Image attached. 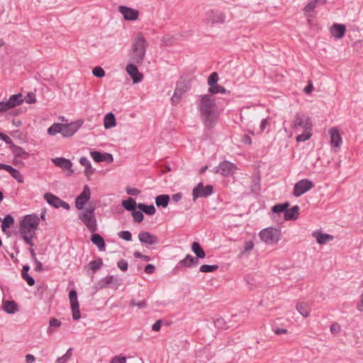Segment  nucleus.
Wrapping results in <instances>:
<instances>
[{
  "mask_svg": "<svg viewBox=\"0 0 363 363\" xmlns=\"http://www.w3.org/2000/svg\"><path fill=\"white\" fill-rule=\"evenodd\" d=\"M191 250L196 255V258L203 259L206 257L204 250L201 247L200 244L197 242H194L191 245Z\"/></svg>",
  "mask_w": 363,
  "mask_h": 363,
  "instance_id": "nucleus-33",
  "label": "nucleus"
},
{
  "mask_svg": "<svg viewBox=\"0 0 363 363\" xmlns=\"http://www.w3.org/2000/svg\"><path fill=\"white\" fill-rule=\"evenodd\" d=\"M155 270V267L153 264H149L145 267V272L148 274H152Z\"/></svg>",
  "mask_w": 363,
  "mask_h": 363,
  "instance_id": "nucleus-64",
  "label": "nucleus"
},
{
  "mask_svg": "<svg viewBox=\"0 0 363 363\" xmlns=\"http://www.w3.org/2000/svg\"><path fill=\"white\" fill-rule=\"evenodd\" d=\"M62 123H53L48 129V133L50 135H55L57 133H62Z\"/></svg>",
  "mask_w": 363,
  "mask_h": 363,
  "instance_id": "nucleus-41",
  "label": "nucleus"
},
{
  "mask_svg": "<svg viewBox=\"0 0 363 363\" xmlns=\"http://www.w3.org/2000/svg\"><path fill=\"white\" fill-rule=\"evenodd\" d=\"M299 207L298 206H294L291 208H286L284 213V218L286 220H296L298 216Z\"/></svg>",
  "mask_w": 363,
  "mask_h": 363,
  "instance_id": "nucleus-27",
  "label": "nucleus"
},
{
  "mask_svg": "<svg viewBox=\"0 0 363 363\" xmlns=\"http://www.w3.org/2000/svg\"><path fill=\"white\" fill-rule=\"evenodd\" d=\"M218 269V266L216 264L209 265V264H203L201 265L199 270L201 272L209 273L213 272Z\"/></svg>",
  "mask_w": 363,
  "mask_h": 363,
  "instance_id": "nucleus-48",
  "label": "nucleus"
},
{
  "mask_svg": "<svg viewBox=\"0 0 363 363\" xmlns=\"http://www.w3.org/2000/svg\"><path fill=\"white\" fill-rule=\"evenodd\" d=\"M270 127V123H269V118H266L261 121L259 129L257 131V133L261 134L263 133L265 130H268Z\"/></svg>",
  "mask_w": 363,
  "mask_h": 363,
  "instance_id": "nucleus-47",
  "label": "nucleus"
},
{
  "mask_svg": "<svg viewBox=\"0 0 363 363\" xmlns=\"http://www.w3.org/2000/svg\"><path fill=\"white\" fill-rule=\"evenodd\" d=\"M134 256L136 258L143 259L145 262H149L150 260V257L147 255H143L141 252L136 251L134 252Z\"/></svg>",
  "mask_w": 363,
  "mask_h": 363,
  "instance_id": "nucleus-62",
  "label": "nucleus"
},
{
  "mask_svg": "<svg viewBox=\"0 0 363 363\" xmlns=\"http://www.w3.org/2000/svg\"><path fill=\"white\" fill-rule=\"evenodd\" d=\"M312 122L309 116L300 113L295 115L293 122V127L294 128H301L303 130L312 129Z\"/></svg>",
  "mask_w": 363,
  "mask_h": 363,
  "instance_id": "nucleus-9",
  "label": "nucleus"
},
{
  "mask_svg": "<svg viewBox=\"0 0 363 363\" xmlns=\"http://www.w3.org/2000/svg\"><path fill=\"white\" fill-rule=\"evenodd\" d=\"M61 325L62 322L60 320L55 318H51L49 321V327L48 328L47 333L49 335H51L55 332V328L60 327Z\"/></svg>",
  "mask_w": 363,
  "mask_h": 363,
  "instance_id": "nucleus-34",
  "label": "nucleus"
},
{
  "mask_svg": "<svg viewBox=\"0 0 363 363\" xmlns=\"http://www.w3.org/2000/svg\"><path fill=\"white\" fill-rule=\"evenodd\" d=\"M93 74L99 78H101L105 76V71L101 67H96L93 69Z\"/></svg>",
  "mask_w": 363,
  "mask_h": 363,
  "instance_id": "nucleus-54",
  "label": "nucleus"
},
{
  "mask_svg": "<svg viewBox=\"0 0 363 363\" xmlns=\"http://www.w3.org/2000/svg\"><path fill=\"white\" fill-rule=\"evenodd\" d=\"M91 196V191L87 185L84 187L82 192L76 198L75 206L79 210H83L84 205L89 201Z\"/></svg>",
  "mask_w": 363,
  "mask_h": 363,
  "instance_id": "nucleus-13",
  "label": "nucleus"
},
{
  "mask_svg": "<svg viewBox=\"0 0 363 363\" xmlns=\"http://www.w3.org/2000/svg\"><path fill=\"white\" fill-rule=\"evenodd\" d=\"M116 125L115 116L112 113H108L104 119V125L106 129H110Z\"/></svg>",
  "mask_w": 363,
  "mask_h": 363,
  "instance_id": "nucleus-32",
  "label": "nucleus"
},
{
  "mask_svg": "<svg viewBox=\"0 0 363 363\" xmlns=\"http://www.w3.org/2000/svg\"><path fill=\"white\" fill-rule=\"evenodd\" d=\"M14 223L13 216L10 214H7L2 220L1 229L4 232L9 228Z\"/></svg>",
  "mask_w": 363,
  "mask_h": 363,
  "instance_id": "nucleus-38",
  "label": "nucleus"
},
{
  "mask_svg": "<svg viewBox=\"0 0 363 363\" xmlns=\"http://www.w3.org/2000/svg\"><path fill=\"white\" fill-rule=\"evenodd\" d=\"M147 46V43L144 37L141 34L137 35L132 45L133 52L131 53V59L135 63L143 62Z\"/></svg>",
  "mask_w": 363,
  "mask_h": 363,
  "instance_id": "nucleus-3",
  "label": "nucleus"
},
{
  "mask_svg": "<svg viewBox=\"0 0 363 363\" xmlns=\"http://www.w3.org/2000/svg\"><path fill=\"white\" fill-rule=\"evenodd\" d=\"M138 208L145 213L152 216L155 213L156 209L153 205H146L145 203L138 204Z\"/></svg>",
  "mask_w": 363,
  "mask_h": 363,
  "instance_id": "nucleus-37",
  "label": "nucleus"
},
{
  "mask_svg": "<svg viewBox=\"0 0 363 363\" xmlns=\"http://www.w3.org/2000/svg\"><path fill=\"white\" fill-rule=\"evenodd\" d=\"M208 91L213 94H225L226 92V89L218 84H216L213 86L212 87H210L208 89Z\"/></svg>",
  "mask_w": 363,
  "mask_h": 363,
  "instance_id": "nucleus-49",
  "label": "nucleus"
},
{
  "mask_svg": "<svg viewBox=\"0 0 363 363\" xmlns=\"http://www.w3.org/2000/svg\"><path fill=\"white\" fill-rule=\"evenodd\" d=\"M289 206V203L286 202L284 203L276 204L272 207V211L276 213H284Z\"/></svg>",
  "mask_w": 363,
  "mask_h": 363,
  "instance_id": "nucleus-43",
  "label": "nucleus"
},
{
  "mask_svg": "<svg viewBox=\"0 0 363 363\" xmlns=\"http://www.w3.org/2000/svg\"><path fill=\"white\" fill-rule=\"evenodd\" d=\"M0 139L4 140L6 144H9L11 145H13L12 140L7 135L3 133H0Z\"/></svg>",
  "mask_w": 363,
  "mask_h": 363,
  "instance_id": "nucleus-61",
  "label": "nucleus"
},
{
  "mask_svg": "<svg viewBox=\"0 0 363 363\" xmlns=\"http://www.w3.org/2000/svg\"><path fill=\"white\" fill-rule=\"evenodd\" d=\"M23 102V99L21 94H13L10 96L9 99L6 102L2 104L0 107V112L6 111L11 108L20 105Z\"/></svg>",
  "mask_w": 363,
  "mask_h": 363,
  "instance_id": "nucleus-12",
  "label": "nucleus"
},
{
  "mask_svg": "<svg viewBox=\"0 0 363 363\" xmlns=\"http://www.w3.org/2000/svg\"><path fill=\"white\" fill-rule=\"evenodd\" d=\"M79 163L85 167V174L87 177L92 175L95 169L92 167L90 161L86 157H82L79 159Z\"/></svg>",
  "mask_w": 363,
  "mask_h": 363,
  "instance_id": "nucleus-30",
  "label": "nucleus"
},
{
  "mask_svg": "<svg viewBox=\"0 0 363 363\" xmlns=\"http://www.w3.org/2000/svg\"><path fill=\"white\" fill-rule=\"evenodd\" d=\"M52 162L57 167H60L62 169H67L69 171V175L73 173V170L72 169V162L64 157H56L52 159Z\"/></svg>",
  "mask_w": 363,
  "mask_h": 363,
  "instance_id": "nucleus-19",
  "label": "nucleus"
},
{
  "mask_svg": "<svg viewBox=\"0 0 363 363\" xmlns=\"http://www.w3.org/2000/svg\"><path fill=\"white\" fill-rule=\"evenodd\" d=\"M313 238L316 239L318 243L324 245L333 240V236L327 233H322L314 231L312 233Z\"/></svg>",
  "mask_w": 363,
  "mask_h": 363,
  "instance_id": "nucleus-24",
  "label": "nucleus"
},
{
  "mask_svg": "<svg viewBox=\"0 0 363 363\" xmlns=\"http://www.w3.org/2000/svg\"><path fill=\"white\" fill-rule=\"evenodd\" d=\"M259 237L267 244H274L281 240V233L279 229L267 228L260 231Z\"/></svg>",
  "mask_w": 363,
  "mask_h": 363,
  "instance_id": "nucleus-5",
  "label": "nucleus"
},
{
  "mask_svg": "<svg viewBox=\"0 0 363 363\" xmlns=\"http://www.w3.org/2000/svg\"><path fill=\"white\" fill-rule=\"evenodd\" d=\"M126 192L129 195L136 196L138 194H140V191L139 189H136V188L128 187L126 189Z\"/></svg>",
  "mask_w": 363,
  "mask_h": 363,
  "instance_id": "nucleus-59",
  "label": "nucleus"
},
{
  "mask_svg": "<svg viewBox=\"0 0 363 363\" xmlns=\"http://www.w3.org/2000/svg\"><path fill=\"white\" fill-rule=\"evenodd\" d=\"M126 71L130 76L134 84L139 83L143 79V74L139 72L138 69L133 64H128L126 67Z\"/></svg>",
  "mask_w": 363,
  "mask_h": 363,
  "instance_id": "nucleus-18",
  "label": "nucleus"
},
{
  "mask_svg": "<svg viewBox=\"0 0 363 363\" xmlns=\"http://www.w3.org/2000/svg\"><path fill=\"white\" fill-rule=\"evenodd\" d=\"M29 269L30 267L28 265L23 266L21 276L23 279L26 281L29 286H33L35 284V279L28 274Z\"/></svg>",
  "mask_w": 363,
  "mask_h": 363,
  "instance_id": "nucleus-36",
  "label": "nucleus"
},
{
  "mask_svg": "<svg viewBox=\"0 0 363 363\" xmlns=\"http://www.w3.org/2000/svg\"><path fill=\"white\" fill-rule=\"evenodd\" d=\"M130 306L132 307L138 306V308H143L147 306V303L144 300L139 302H136L135 300H131L130 301Z\"/></svg>",
  "mask_w": 363,
  "mask_h": 363,
  "instance_id": "nucleus-56",
  "label": "nucleus"
},
{
  "mask_svg": "<svg viewBox=\"0 0 363 363\" xmlns=\"http://www.w3.org/2000/svg\"><path fill=\"white\" fill-rule=\"evenodd\" d=\"M143 211H133L132 216L133 217V219L135 222L136 223H141L143 220L144 216L142 213Z\"/></svg>",
  "mask_w": 363,
  "mask_h": 363,
  "instance_id": "nucleus-50",
  "label": "nucleus"
},
{
  "mask_svg": "<svg viewBox=\"0 0 363 363\" xmlns=\"http://www.w3.org/2000/svg\"><path fill=\"white\" fill-rule=\"evenodd\" d=\"M312 135L311 129L304 130V132L302 134L297 135L296 141L297 142H305L308 140Z\"/></svg>",
  "mask_w": 363,
  "mask_h": 363,
  "instance_id": "nucleus-45",
  "label": "nucleus"
},
{
  "mask_svg": "<svg viewBox=\"0 0 363 363\" xmlns=\"http://www.w3.org/2000/svg\"><path fill=\"white\" fill-rule=\"evenodd\" d=\"M89 265L91 269L93 271H96L99 269L103 265L102 259L97 258L96 259L91 261Z\"/></svg>",
  "mask_w": 363,
  "mask_h": 363,
  "instance_id": "nucleus-46",
  "label": "nucleus"
},
{
  "mask_svg": "<svg viewBox=\"0 0 363 363\" xmlns=\"http://www.w3.org/2000/svg\"><path fill=\"white\" fill-rule=\"evenodd\" d=\"M72 356V348H69L66 353L56 359V363H66Z\"/></svg>",
  "mask_w": 363,
  "mask_h": 363,
  "instance_id": "nucleus-44",
  "label": "nucleus"
},
{
  "mask_svg": "<svg viewBox=\"0 0 363 363\" xmlns=\"http://www.w3.org/2000/svg\"><path fill=\"white\" fill-rule=\"evenodd\" d=\"M213 186H203V183H199L193 189V200L196 201L199 197H207L213 194Z\"/></svg>",
  "mask_w": 363,
  "mask_h": 363,
  "instance_id": "nucleus-10",
  "label": "nucleus"
},
{
  "mask_svg": "<svg viewBox=\"0 0 363 363\" xmlns=\"http://www.w3.org/2000/svg\"><path fill=\"white\" fill-rule=\"evenodd\" d=\"M44 198L50 205L55 208L60 207L62 204V200L50 193L45 194Z\"/></svg>",
  "mask_w": 363,
  "mask_h": 363,
  "instance_id": "nucleus-29",
  "label": "nucleus"
},
{
  "mask_svg": "<svg viewBox=\"0 0 363 363\" xmlns=\"http://www.w3.org/2000/svg\"><path fill=\"white\" fill-rule=\"evenodd\" d=\"M237 167L235 164L228 161H223L218 166L214 167L213 172L225 177H228L233 175Z\"/></svg>",
  "mask_w": 363,
  "mask_h": 363,
  "instance_id": "nucleus-7",
  "label": "nucleus"
},
{
  "mask_svg": "<svg viewBox=\"0 0 363 363\" xmlns=\"http://www.w3.org/2000/svg\"><path fill=\"white\" fill-rule=\"evenodd\" d=\"M15 179L17 180V182L18 183H23L24 182V179H23V177L22 176V174H21V172L16 169H14L13 171L11 172V174H10Z\"/></svg>",
  "mask_w": 363,
  "mask_h": 363,
  "instance_id": "nucleus-52",
  "label": "nucleus"
},
{
  "mask_svg": "<svg viewBox=\"0 0 363 363\" xmlns=\"http://www.w3.org/2000/svg\"><path fill=\"white\" fill-rule=\"evenodd\" d=\"M1 308L9 314H13L18 311V304L14 301L3 300Z\"/></svg>",
  "mask_w": 363,
  "mask_h": 363,
  "instance_id": "nucleus-22",
  "label": "nucleus"
},
{
  "mask_svg": "<svg viewBox=\"0 0 363 363\" xmlns=\"http://www.w3.org/2000/svg\"><path fill=\"white\" fill-rule=\"evenodd\" d=\"M313 187L314 184L311 181L307 179H301L294 185L293 194L296 197H299Z\"/></svg>",
  "mask_w": 363,
  "mask_h": 363,
  "instance_id": "nucleus-8",
  "label": "nucleus"
},
{
  "mask_svg": "<svg viewBox=\"0 0 363 363\" xmlns=\"http://www.w3.org/2000/svg\"><path fill=\"white\" fill-rule=\"evenodd\" d=\"M186 91L184 88H181L177 86L174 92V94L172 97V101L174 104H177L179 102L180 99L182 98L183 94Z\"/></svg>",
  "mask_w": 363,
  "mask_h": 363,
  "instance_id": "nucleus-42",
  "label": "nucleus"
},
{
  "mask_svg": "<svg viewBox=\"0 0 363 363\" xmlns=\"http://www.w3.org/2000/svg\"><path fill=\"white\" fill-rule=\"evenodd\" d=\"M90 155L91 156L92 159L96 162H104V161H106L107 162H112L113 161V157L112 155L110 153H107V152L101 153L98 151H91L90 152Z\"/></svg>",
  "mask_w": 363,
  "mask_h": 363,
  "instance_id": "nucleus-20",
  "label": "nucleus"
},
{
  "mask_svg": "<svg viewBox=\"0 0 363 363\" xmlns=\"http://www.w3.org/2000/svg\"><path fill=\"white\" fill-rule=\"evenodd\" d=\"M225 17L224 14L217 10L208 11L204 17V22L207 25L213 26L217 23H223L225 22Z\"/></svg>",
  "mask_w": 363,
  "mask_h": 363,
  "instance_id": "nucleus-6",
  "label": "nucleus"
},
{
  "mask_svg": "<svg viewBox=\"0 0 363 363\" xmlns=\"http://www.w3.org/2000/svg\"><path fill=\"white\" fill-rule=\"evenodd\" d=\"M330 143L335 147H339L342 144V138L336 127L331 128L329 130Z\"/></svg>",
  "mask_w": 363,
  "mask_h": 363,
  "instance_id": "nucleus-21",
  "label": "nucleus"
},
{
  "mask_svg": "<svg viewBox=\"0 0 363 363\" xmlns=\"http://www.w3.org/2000/svg\"><path fill=\"white\" fill-rule=\"evenodd\" d=\"M99 285L100 288L117 289L119 285V279L117 277L113 275L107 276L99 281Z\"/></svg>",
  "mask_w": 363,
  "mask_h": 363,
  "instance_id": "nucleus-15",
  "label": "nucleus"
},
{
  "mask_svg": "<svg viewBox=\"0 0 363 363\" xmlns=\"http://www.w3.org/2000/svg\"><path fill=\"white\" fill-rule=\"evenodd\" d=\"M25 99L28 104H33L36 101L35 94L31 92L28 94Z\"/></svg>",
  "mask_w": 363,
  "mask_h": 363,
  "instance_id": "nucleus-60",
  "label": "nucleus"
},
{
  "mask_svg": "<svg viewBox=\"0 0 363 363\" xmlns=\"http://www.w3.org/2000/svg\"><path fill=\"white\" fill-rule=\"evenodd\" d=\"M169 201V196L167 194L159 195L155 198V203L158 207L166 208Z\"/></svg>",
  "mask_w": 363,
  "mask_h": 363,
  "instance_id": "nucleus-35",
  "label": "nucleus"
},
{
  "mask_svg": "<svg viewBox=\"0 0 363 363\" xmlns=\"http://www.w3.org/2000/svg\"><path fill=\"white\" fill-rule=\"evenodd\" d=\"M326 0H310L303 9L305 13L313 11L317 6L323 5Z\"/></svg>",
  "mask_w": 363,
  "mask_h": 363,
  "instance_id": "nucleus-31",
  "label": "nucleus"
},
{
  "mask_svg": "<svg viewBox=\"0 0 363 363\" xmlns=\"http://www.w3.org/2000/svg\"><path fill=\"white\" fill-rule=\"evenodd\" d=\"M39 223L40 218L35 214L25 216L20 223L19 233L25 242L31 247L34 245L32 239L35 235Z\"/></svg>",
  "mask_w": 363,
  "mask_h": 363,
  "instance_id": "nucleus-2",
  "label": "nucleus"
},
{
  "mask_svg": "<svg viewBox=\"0 0 363 363\" xmlns=\"http://www.w3.org/2000/svg\"><path fill=\"white\" fill-rule=\"evenodd\" d=\"M94 211V207H89L79 213V220H81L91 233H94L97 230Z\"/></svg>",
  "mask_w": 363,
  "mask_h": 363,
  "instance_id": "nucleus-4",
  "label": "nucleus"
},
{
  "mask_svg": "<svg viewBox=\"0 0 363 363\" xmlns=\"http://www.w3.org/2000/svg\"><path fill=\"white\" fill-rule=\"evenodd\" d=\"M254 247V243L252 241L249 240L245 242L244 252H250Z\"/></svg>",
  "mask_w": 363,
  "mask_h": 363,
  "instance_id": "nucleus-63",
  "label": "nucleus"
},
{
  "mask_svg": "<svg viewBox=\"0 0 363 363\" xmlns=\"http://www.w3.org/2000/svg\"><path fill=\"white\" fill-rule=\"evenodd\" d=\"M119 11L123 14V18L127 21H135L138 18V11L133 9L121 6Z\"/></svg>",
  "mask_w": 363,
  "mask_h": 363,
  "instance_id": "nucleus-16",
  "label": "nucleus"
},
{
  "mask_svg": "<svg viewBox=\"0 0 363 363\" xmlns=\"http://www.w3.org/2000/svg\"><path fill=\"white\" fill-rule=\"evenodd\" d=\"M346 31V27L343 24L335 23L331 28V33L336 38H342Z\"/></svg>",
  "mask_w": 363,
  "mask_h": 363,
  "instance_id": "nucleus-25",
  "label": "nucleus"
},
{
  "mask_svg": "<svg viewBox=\"0 0 363 363\" xmlns=\"http://www.w3.org/2000/svg\"><path fill=\"white\" fill-rule=\"evenodd\" d=\"M119 238L126 240L130 241L132 240V234L130 231L123 230L118 233Z\"/></svg>",
  "mask_w": 363,
  "mask_h": 363,
  "instance_id": "nucleus-53",
  "label": "nucleus"
},
{
  "mask_svg": "<svg viewBox=\"0 0 363 363\" xmlns=\"http://www.w3.org/2000/svg\"><path fill=\"white\" fill-rule=\"evenodd\" d=\"M296 309L304 318H307L310 315L308 305L306 303H298Z\"/></svg>",
  "mask_w": 363,
  "mask_h": 363,
  "instance_id": "nucleus-40",
  "label": "nucleus"
},
{
  "mask_svg": "<svg viewBox=\"0 0 363 363\" xmlns=\"http://www.w3.org/2000/svg\"><path fill=\"white\" fill-rule=\"evenodd\" d=\"M111 363H126V357L121 355L115 356L111 359Z\"/></svg>",
  "mask_w": 363,
  "mask_h": 363,
  "instance_id": "nucleus-57",
  "label": "nucleus"
},
{
  "mask_svg": "<svg viewBox=\"0 0 363 363\" xmlns=\"http://www.w3.org/2000/svg\"><path fill=\"white\" fill-rule=\"evenodd\" d=\"M199 263V261L198 258H196L191 255H187L183 259L179 261L177 267L182 266L185 267H191L197 266Z\"/></svg>",
  "mask_w": 363,
  "mask_h": 363,
  "instance_id": "nucleus-23",
  "label": "nucleus"
},
{
  "mask_svg": "<svg viewBox=\"0 0 363 363\" xmlns=\"http://www.w3.org/2000/svg\"><path fill=\"white\" fill-rule=\"evenodd\" d=\"M117 267L123 272H125L128 267V263L125 259H121L117 262Z\"/></svg>",
  "mask_w": 363,
  "mask_h": 363,
  "instance_id": "nucleus-55",
  "label": "nucleus"
},
{
  "mask_svg": "<svg viewBox=\"0 0 363 363\" xmlns=\"http://www.w3.org/2000/svg\"><path fill=\"white\" fill-rule=\"evenodd\" d=\"M199 109L205 126L208 128L213 127L216 123L218 116L215 97L212 95L203 96L201 99Z\"/></svg>",
  "mask_w": 363,
  "mask_h": 363,
  "instance_id": "nucleus-1",
  "label": "nucleus"
},
{
  "mask_svg": "<svg viewBox=\"0 0 363 363\" xmlns=\"http://www.w3.org/2000/svg\"><path fill=\"white\" fill-rule=\"evenodd\" d=\"M81 123L79 122H72L70 123H62V135L63 137L72 136L80 128Z\"/></svg>",
  "mask_w": 363,
  "mask_h": 363,
  "instance_id": "nucleus-14",
  "label": "nucleus"
},
{
  "mask_svg": "<svg viewBox=\"0 0 363 363\" xmlns=\"http://www.w3.org/2000/svg\"><path fill=\"white\" fill-rule=\"evenodd\" d=\"M11 150L14 155L15 157H18L23 160H26L29 157V153L23 150L21 147L12 145H11Z\"/></svg>",
  "mask_w": 363,
  "mask_h": 363,
  "instance_id": "nucleus-26",
  "label": "nucleus"
},
{
  "mask_svg": "<svg viewBox=\"0 0 363 363\" xmlns=\"http://www.w3.org/2000/svg\"><path fill=\"white\" fill-rule=\"evenodd\" d=\"M341 331V327L338 323H333L330 326V332L333 334H338Z\"/></svg>",
  "mask_w": 363,
  "mask_h": 363,
  "instance_id": "nucleus-58",
  "label": "nucleus"
},
{
  "mask_svg": "<svg viewBox=\"0 0 363 363\" xmlns=\"http://www.w3.org/2000/svg\"><path fill=\"white\" fill-rule=\"evenodd\" d=\"M91 242L97 246L100 251L106 250V245L104 238L99 235L94 233L91 237Z\"/></svg>",
  "mask_w": 363,
  "mask_h": 363,
  "instance_id": "nucleus-28",
  "label": "nucleus"
},
{
  "mask_svg": "<svg viewBox=\"0 0 363 363\" xmlns=\"http://www.w3.org/2000/svg\"><path fill=\"white\" fill-rule=\"evenodd\" d=\"M71 309L72 311V318L74 320H79L81 317L79 311V304L77 300V294L75 290H71L69 294Z\"/></svg>",
  "mask_w": 363,
  "mask_h": 363,
  "instance_id": "nucleus-11",
  "label": "nucleus"
},
{
  "mask_svg": "<svg viewBox=\"0 0 363 363\" xmlns=\"http://www.w3.org/2000/svg\"><path fill=\"white\" fill-rule=\"evenodd\" d=\"M138 239L141 243L150 245H155L158 242V238L157 236L146 231L140 232L138 235Z\"/></svg>",
  "mask_w": 363,
  "mask_h": 363,
  "instance_id": "nucleus-17",
  "label": "nucleus"
},
{
  "mask_svg": "<svg viewBox=\"0 0 363 363\" xmlns=\"http://www.w3.org/2000/svg\"><path fill=\"white\" fill-rule=\"evenodd\" d=\"M218 81V75L216 72H213L208 79V84L211 87L216 85L217 82Z\"/></svg>",
  "mask_w": 363,
  "mask_h": 363,
  "instance_id": "nucleus-51",
  "label": "nucleus"
},
{
  "mask_svg": "<svg viewBox=\"0 0 363 363\" xmlns=\"http://www.w3.org/2000/svg\"><path fill=\"white\" fill-rule=\"evenodd\" d=\"M122 206L127 211H133L135 209V207L138 206L135 201L133 198H128L127 200H123L122 201Z\"/></svg>",
  "mask_w": 363,
  "mask_h": 363,
  "instance_id": "nucleus-39",
  "label": "nucleus"
}]
</instances>
